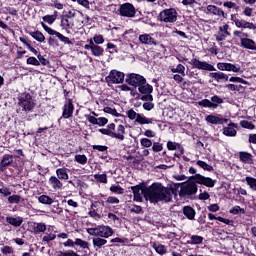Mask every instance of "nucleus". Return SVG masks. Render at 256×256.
I'll return each instance as SVG.
<instances>
[{
	"mask_svg": "<svg viewBox=\"0 0 256 256\" xmlns=\"http://www.w3.org/2000/svg\"><path fill=\"white\" fill-rule=\"evenodd\" d=\"M133 192V201H136L137 203H141L143 201V197L141 195H145V189H141V186H131L130 188Z\"/></svg>",
	"mask_w": 256,
	"mask_h": 256,
	"instance_id": "4468645a",
	"label": "nucleus"
},
{
	"mask_svg": "<svg viewBox=\"0 0 256 256\" xmlns=\"http://www.w3.org/2000/svg\"><path fill=\"white\" fill-rule=\"evenodd\" d=\"M93 41H94V43H96V45H103V43H105V39L103 38V35H101V34L95 35L93 37Z\"/></svg>",
	"mask_w": 256,
	"mask_h": 256,
	"instance_id": "3c124183",
	"label": "nucleus"
},
{
	"mask_svg": "<svg viewBox=\"0 0 256 256\" xmlns=\"http://www.w3.org/2000/svg\"><path fill=\"white\" fill-rule=\"evenodd\" d=\"M172 73H179L182 77H185V66L178 64L176 68H171Z\"/></svg>",
	"mask_w": 256,
	"mask_h": 256,
	"instance_id": "ea45409f",
	"label": "nucleus"
},
{
	"mask_svg": "<svg viewBox=\"0 0 256 256\" xmlns=\"http://www.w3.org/2000/svg\"><path fill=\"white\" fill-rule=\"evenodd\" d=\"M119 13L121 17L132 18L135 17V15L137 14V10L135 9V6H133V4L127 2L120 6Z\"/></svg>",
	"mask_w": 256,
	"mask_h": 256,
	"instance_id": "9b49d317",
	"label": "nucleus"
},
{
	"mask_svg": "<svg viewBox=\"0 0 256 256\" xmlns=\"http://www.w3.org/2000/svg\"><path fill=\"white\" fill-rule=\"evenodd\" d=\"M196 165H198V167H201V169H204V171H213V166L207 164L204 161L198 160L196 162Z\"/></svg>",
	"mask_w": 256,
	"mask_h": 256,
	"instance_id": "58836bf2",
	"label": "nucleus"
},
{
	"mask_svg": "<svg viewBox=\"0 0 256 256\" xmlns=\"http://www.w3.org/2000/svg\"><path fill=\"white\" fill-rule=\"evenodd\" d=\"M230 213L232 215H239V213H245V209H242L241 206H234L231 210Z\"/></svg>",
	"mask_w": 256,
	"mask_h": 256,
	"instance_id": "864d4df0",
	"label": "nucleus"
},
{
	"mask_svg": "<svg viewBox=\"0 0 256 256\" xmlns=\"http://www.w3.org/2000/svg\"><path fill=\"white\" fill-rule=\"evenodd\" d=\"M173 190L163 186L160 183H154L151 186L145 188L144 197L150 203H159L163 201L164 203H169L172 199Z\"/></svg>",
	"mask_w": 256,
	"mask_h": 256,
	"instance_id": "f257e3e1",
	"label": "nucleus"
},
{
	"mask_svg": "<svg viewBox=\"0 0 256 256\" xmlns=\"http://www.w3.org/2000/svg\"><path fill=\"white\" fill-rule=\"evenodd\" d=\"M92 244H93L94 249H96V251H97L98 249H101V247H103V245H107V240L105 238L95 236V238L92 239Z\"/></svg>",
	"mask_w": 256,
	"mask_h": 256,
	"instance_id": "5701e85b",
	"label": "nucleus"
},
{
	"mask_svg": "<svg viewBox=\"0 0 256 256\" xmlns=\"http://www.w3.org/2000/svg\"><path fill=\"white\" fill-rule=\"evenodd\" d=\"M110 191L112 193H116L117 195H123V193H125V190H123V188H121L119 185H112L110 187Z\"/></svg>",
	"mask_w": 256,
	"mask_h": 256,
	"instance_id": "a18cd8bd",
	"label": "nucleus"
},
{
	"mask_svg": "<svg viewBox=\"0 0 256 256\" xmlns=\"http://www.w3.org/2000/svg\"><path fill=\"white\" fill-rule=\"evenodd\" d=\"M234 23L236 25V27H238V29H251L252 31H256V26L255 24L251 23V22H247L243 19H235Z\"/></svg>",
	"mask_w": 256,
	"mask_h": 256,
	"instance_id": "2eb2a0df",
	"label": "nucleus"
},
{
	"mask_svg": "<svg viewBox=\"0 0 256 256\" xmlns=\"http://www.w3.org/2000/svg\"><path fill=\"white\" fill-rule=\"evenodd\" d=\"M6 221L9 223V225H13V227H21L23 224V218L22 217H6Z\"/></svg>",
	"mask_w": 256,
	"mask_h": 256,
	"instance_id": "bb28decb",
	"label": "nucleus"
},
{
	"mask_svg": "<svg viewBox=\"0 0 256 256\" xmlns=\"http://www.w3.org/2000/svg\"><path fill=\"white\" fill-rule=\"evenodd\" d=\"M74 245L81 247V249H89V242L82 240L81 238H76Z\"/></svg>",
	"mask_w": 256,
	"mask_h": 256,
	"instance_id": "4c0bfd02",
	"label": "nucleus"
},
{
	"mask_svg": "<svg viewBox=\"0 0 256 256\" xmlns=\"http://www.w3.org/2000/svg\"><path fill=\"white\" fill-rule=\"evenodd\" d=\"M21 201V196L12 195L8 198V203H19Z\"/></svg>",
	"mask_w": 256,
	"mask_h": 256,
	"instance_id": "680f3d73",
	"label": "nucleus"
},
{
	"mask_svg": "<svg viewBox=\"0 0 256 256\" xmlns=\"http://www.w3.org/2000/svg\"><path fill=\"white\" fill-rule=\"evenodd\" d=\"M56 238H57V235L51 232V228H48L47 232L44 233L42 241L43 243H51V241H55Z\"/></svg>",
	"mask_w": 256,
	"mask_h": 256,
	"instance_id": "cd10ccee",
	"label": "nucleus"
},
{
	"mask_svg": "<svg viewBox=\"0 0 256 256\" xmlns=\"http://www.w3.org/2000/svg\"><path fill=\"white\" fill-rule=\"evenodd\" d=\"M205 120L207 123H211V125H223V123H227V121H229L227 118L216 115H208Z\"/></svg>",
	"mask_w": 256,
	"mask_h": 256,
	"instance_id": "dca6fc26",
	"label": "nucleus"
},
{
	"mask_svg": "<svg viewBox=\"0 0 256 256\" xmlns=\"http://www.w3.org/2000/svg\"><path fill=\"white\" fill-rule=\"evenodd\" d=\"M140 144L142 145V147L149 148L151 147V145H153V142L149 138H142L140 140Z\"/></svg>",
	"mask_w": 256,
	"mask_h": 256,
	"instance_id": "6e6d98bb",
	"label": "nucleus"
},
{
	"mask_svg": "<svg viewBox=\"0 0 256 256\" xmlns=\"http://www.w3.org/2000/svg\"><path fill=\"white\" fill-rule=\"evenodd\" d=\"M58 256H80L75 251L70 250L68 252H60Z\"/></svg>",
	"mask_w": 256,
	"mask_h": 256,
	"instance_id": "774afa93",
	"label": "nucleus"
},
{
	"mask_svg": "<svg viewBox=\"0 0 256 256\" xmlns=\"http://www.w3.org/2000/svg\"><path fill=\"white\" fill-rule=\"evenodd\" d=\"M242 13L245 17H253V8L246 6Z\"/></svg>",
	"mask_w": 256,
	"mask_h": 256,
	"instance_id": "052dcab7",
	"label": "nucleus"
},
{
	"mask_svg": "<svg viewBox=\"0 0 256 256\" xmlns=\"http://www.w3.org/2000/svg\"><path fill=\"white\" fill-rule=\"evenodd\" d=\"M127 115L131 121H136L140 125H149L155 121L153 118H147L143 114L135 112L133 109L128 110Z\"/></svg>",
	"mask_w": 256,
	"mask_h": 256,
	"instance_id": "39448f33",
	"label": "nucleus"
},
{
	"mask_svg": "<svg viewBox=\"0 0 256 256\" xmlns=\"http://www.w3.org/2000/svg\"><path fill=\"white\" fill-rule=\"evenodd\" d=\"M13 164V155L5 154L0 162V171H5L9 165Z\"/></svg>",
	"mask_w": 256,
	"mask_h": 256,
	"instance_id": "6ab92c4d",
	"label": "nucleus"
},
{
	"mask_svg": "<svg viewBox=\"0 0 256 256\" xmlns=\"http://www.w3.org/2000/svg\"><path fill=\"white\" fill-rule=\"evenodd\" d=\"M152 151H154L155 153L163 151V144L159 142H154L152 146Z\"/></svg>",
	"mask_w": 256,
	"mask_h": 256,
	"instance_id": "603ef678",
	"label": "nucleus"
},
{
	"mask_svg": "<svg viewBox=\"0 0 256 256\" xmlns=\"http://www.w3.org/2000/svg\"><path fill=\"white\" fill-rule=\"evenodd\" d=\"M191 181H194L195 185H205V187H215L216 180H213L209 177H205L201 174H196L190 177Z\"/></svg>",
	"mask_w": 256,
	"mask_h": 256,
	"instance_id": "9d476101",
	"label": "nucleus"
},
{
	"mask_svg": "<svg viewBox=\"0 0 256 256\" xmlns=\"http://www.w3.org/2000/svg\"><path fill=\"white\" fill-rule=\"evenodd\" d=\"M73 100L69 99L68 102L64 105L62 117L64 119H69L73 115Z\"/></svg>",
	"mask_w": 256,
	"mask_h": 256,
	"instance_id": "f3484780",
	"label": "nucleus"
},
{
	"mask_svg": "<svg viewBox=\"0 0 256 256\" xmlns=\"http://www.w3.org/2000/svg\"><path fill=\"white\" fill-rule=\"evenodd\" d=\"M152 247L153 249H155L156 253H158L159 255H165V253H167V247H165V245L163 244L154 243Z\"/></svg>",
	"mask_w": 256,
	"mask_h": 256,
	"instance_id": "7c9ffc66",
	"label": "nucleus"
},
{
	"mask_svg": "<svg viewBox=\"0 0 256 256\" xmlns=\"http://www.w3.org/2000/svg\"><path fill=\"white\" fill-rule=\"evenodd\" d=\"M183 211V215H185V217H187V219H189L190 221H193V219H195V209H193V207L191 206H185L182 209Z\"/></svg>",
	"mask_w": 256,
	"mask_h": 256,
	"instance_id": "b1692460",
	"label": "nucleus"
},
{
	"mask_svg": "<svg viewBox=\"0 0 256 256\" xmlns=\"http://www.w3.org/2000/svg\"><path fill=\"white\" fill-rule=\"evenodd\" d=\"M190 65H193L195 69H201L202 71H215L214 65H211L206 61H200L197 58H193L190 61Z\"/></svg>",
	"mask_w": 256,
	"mask_h": 256,
	"instance_id": "ddd939ff",
	"label": "nucleus"
},
{
	"mask_svg": "<svg viewBox=\"0 0 256 256\" xmlns=\"http://www.w3.org/2000/svg\"><path fill=\"white\" fill-rule=\"evenodd\" d=\"M139 42L142 45H157V41L150 34H141L139 36Z\"/></svg>",
	"mask_w": 256,
	"mask_h": 256,
	"instance_id": "a211bd4d",
	"label": "nucleus"
},
{
	"mask_svg": "<svg viewBox=\"0 0 256 256\" xmlns=\"http://www.w3.org/2000/svg\"><path fill=\"white\" fill-rule=\"evenodd\" d=\"M1 251L4 255H11V253H13V248L11 246H4Z\"/></svg>",
	"mask_w": 256,
	"mask_h": 256,
	"instance_id": "338daca9",
	"label": "nucleus"
},
{
	"mask_svg": "<svg viewBox=\"0 0 256 256\" xmlns=\"http://www.w3.org/2000/svg\"><path fill=\"white\" fill-rule=\"evenodd\" d=\"M56 175L58 179L62 181H67L69 179V174L67 173V168H58L56 170Z\"/></svg>",
	"mask_w": 256,
	"mask_h": 256,
	"instance_id": "c756f323",
	"label": "nucleus"
},
{
	"mask_svg": "<svg viewBox=\"0 0 256 256\" xmlns=\"http://www.w3.org/2000/svg\"><path fill=\"white\" fill-rule=\"evenodd\" d=\"M18 104L23 108L24 111H31L35 105L33 98L27 93H23L19 96Z\"/></svg>",
	"mask_w": 256,
	"mask_h": 256,
	"instance_id": "1a4fd4ad",
	"label": "nucleus"
},
{
	"mask_svg": "<svg viewBox=\"0 0 256 256\" xmlns=\"http://www.w3.org/2000/svg\"><path fill=\"white\" fill-rule=\"evenodd\" d=\"M49 184L53 187V189H63V183L56 176H51L49 178Z\"/></svg>",
	"mask_w": 256,
	"mask_h": 256,
	"instance_id": "c85d7f7f",
	"label": "nucleus"
},
{
	"mask_svg": "<svg viewBox=\"0 0 256 256\" xmlns=\"http://www.w3.org/2000/svg\"><path fill=\"white\" fill-rule=\"evenodd\" d=\"M30 35L35 39V41H38V43H45V35H43L41 31H34L30 33Z\"/></svg>",
	"mask_w": 256,
	"mask_h": 256,
	"instance_id": "473e14b6",
	"label": "nucleus"
},
{
	"mask_svg": "<svg viewBox=\"0 0 256 256\" xmlns=\"http://www.w3.org/2000/svg\"><path fill=\"white\" fill-rule=\"evenodd\" d=\"M241 127H243L244 129H255V125H253V123L247 121V120H242L240 122Z\"/></svg>",
	"mask_w": 256,
	"mask_h": 256,
	"instance_id": "09e8293b",
	"label": "nucleus"
},
{
	"mask_svg": "<svg viewBox=\"0 0 256 256\" xmlns=\"http://www.w3.org/2000/svg\"><path fill=\"white\" fill-rule=\"evenodd\" d=\"M229 81L231 83H242V85H247V81H245L243 78L241 77H231L229 79Z\"/></svg>",
	"mask_w": 256,
	"mask_h": 256,
	"instance_id": "13d9d810",
	"label": "nucleus"
},
{
	"mask_svg": "<svg viewBox=\"0 0 256 256\" xmlns=\"http://www.w3.org/2000/svg\"><path fill=\"white\" fill-rule=\"evenodd\" d=\"M41 25H42L44 31H46V33H48V35H55L57 37V35L59 34V32L53 30V28L47 26V24H45L44 22H41Z\"/></svg>",
	"mask_w": 256,
	"mask_h": 256,
	"instance_id": "c03bdc74",
	"label": "nucleus"
},
{
	"mask_svg": "<svg viewBox=\"0 0 256 256\" xmlns=\"http://www.w3.org/2000/svg\"><path fill=\"white\" fill-rule=\"evenodd\" d=\"M74 161H76V163H79L80 165H86L87 164V156L78 154L75 156Z\"/></svg>",
	"mask_w": 256,
	"mask_h": 256,
	"instance_id": "37998d69",
	"label": "nucleus"
},
{
	"mask_svg": "<svg viewBox=\"0 0 256 256\" xmlns=\"http://www.w3.org/2000/svg\"><path fill=\"white\" fill-rule=\"evenodd\" d=\"M109 123V120L105 117L97 118L96 125H99L100 127H103V125H107Z\"/></svg>",
	"mask_w": 256,
	"mask_h": 256,
	"instance_id": "e2e57ef3",
	"label": "nucleus"
},
{
	"mask_svg": "<svg viewBox=\"0 0 256 256\" xmlns=\"http://www.w3.org/2000/svg\"><path fill=\"white\" fill-rule=\"evenodd\" d=\"M138 91L143 95L141 101H153V95H151L153 93V86L148 84L146 79L139 85Z\"/></svg>",
	"mask_w": 256,
	"mask_h": 256,
	"instance_id": "0eeeda50",
	"label": "nucleus"
},
{
	"mask_svg": "<svg viewBox=\"0 0 256 256\" xmlns=\"http://www.w3.org/2000/svg\"><path fill=\"white\" fill-rule=\"evenodd\" d=\"M126 83L132 87H139L141 84L145 83V77L135 73L128 74Z\"/></svg>",
	"mask_w": 256,
	"mask_h": 256,
	"instance_id": "f8f14e48",
	"label": "nucleus"
},
{
	"mask_svg": "<svg viewBox=\"0 0 256 256\" xmlns=\"http://www.w3.org/2000/svg\"><path fill=\"white\" fill-rule=\"evenodd\" d=\"M207 11L208 13H212V15H217L218 17H225V12L217 6L208 5Z\"/></svg>",
	"mask_w": 256,
	"mask_h": 256,
	"instance_id": "393cba45",
	"label": "nucleus"
},
{
	"mask_svg": "<svg viewBox=\"0 0 256 256\" xmlns=\"http://www.w3.org/2000/svg\"><path fill=\"white\" fill-rule=\"evenodd\" d=\"M107 203H110V204H112V205H117V204H119V198H117V197H114V196H109L108 198H107V201H106Z\"/></svg>",
	"mask_w": 256,
	"mask_h": 256,
	"instance_id": "69168bd1",
	"label": "nucleus"
},
{
	"mask_svg": "<svg viewBox=\"0 0 256 256\" xmlns=\"http://www.w3.org/2000/svg\"><path fill=\"white\" fill-rule=\"evenodd\" d=\"M34 233H45L47 231V225L45 223H35L34 224Z\"/></svg>",
	"mask_w": 256,
	"mask_h": 256,
	"instance_id": "c9c22d12",
	"label": "nucleus"
},
{
	"mask_svg": "<svg viewBox=\"0 0 256 256\" xmlns=\"http://www.w3.org/2000/svg\"><path fill=\"white\" fill-rule=\"evenodd\" d=\"M188 243L190 245H201V243H203V236L192 235L190 240H188Z\"/></svg>",
	"mask_w": 256,
	"mask_h": 256,
	"instance_id": "f704fd0d",
	"label": "nucleus"
},
{
	"mask_svg": "<svg viewBox=\"0 0 256 256\" xmlns=\"http://www.w3.org/2000/svg\"><path fill=\"white\" fill-rule=\"evenodd\" d=\"M226 71H233V73H241V67L235 64L226 63Z\"/></svg>",
	"mask_w": 256,
	"mask_h": 256,
	"instance_id": "a19ab883",
	"label": "nucleus"
},
{
	"mask_svg": "<svg viewBox=\"0 0 256 256\" xmlns=\"http://www.w3.org/2000/svg\"><path fill=\"white\" fill-rule=\"evenodd\" d=\"M245 180L250 189H252V191H256V179L248 176Z\"/></svg>",
	"mask_w": 256,
	"mask_h": 256,
	"instance_id": "79ce46f5",
	"label": "nucleus"
},
{
	"mask_svg": "<svg viewBox=\"0 0 256 256\" xmlns=\"http://www.w3.org/2000/svg\"><path fill=\"white\" fill-rule=\"evenodd\" d=\"M56 37H58V39H60V41L62 43H65L66 45H71V43H72L71 40H69L68 37L63 36V34H61L59 32H58V35H56Z\"/></svg>",
	"mask_w": 256,
	"mask_h": 256,
	"instance_id": "4d7b16f0",
	"label": "nucleus"
},
{
	"mask_svg": "<svg viewBox=\"0 0 256 256\" xmlns=\"http://www.w3.org/2000/svg\"><path fill=\"white\" fill-rule=\"evenodd\" d=\"M88 235L92 237H101L102 239H109V237H113V228L105 225H98L94 228H88Z\"/></svg>",
	"mask_w": 256,
	"mask_h": 256,
	"instance_id": "f03ea898",
	"label": "nucleus"
},
{
	"mask_svg": "<svg viewBox=\"0 0 256 256\" xmlns=\"http://www.w3.org/2000/svg\"><path fill=\"white\" fill-rule=\"evenodd\" d=\"M104 113H108L109 115H114V117H119L120 115L115 108H111V107H105Z\"/></svg>",
	"mask_w": 256,
	"mask_h": 256,
	"instance_id": "8fccbe9b",
	"label": "nucleus"
},
{
	"mask_svg": "<svg viewBox=\"0 0 256 256\" xmlns=\"http://www.w3.org/2000/svg\"><path fill=\"white\" fill-rule=\"evenodd\" d=\"M209 77H211L212 79H215V81H217V83H219L220 81H229V76L223 72H212L209 74Z\"/></svg>",
	"mask_w": 256,
	"mask_h": 256,
	"instance_id": "4be33fe9",
	"label": "nucleus"
},
{
	"mask_svg": "<svg viewBox=\"0 0 256 256\" xmlns=\"http://www.w3.org/2000/svg\"><path fill=\"white\" fill-rule=\"evenodd\" d=\"M116 136H114V139H119L120 141H123L125 139V126L119 125L117 127V133H115Z\"/></svg>",
	"mask_w": 256,
	"mask_h": 256,
	"instance_id": "2f4dec72",
	"label": "nucleus"
},
{
	"mask_svg": "<svg viewBox=\"0 0 256 256\" xmlns=\"http://www.w3.org/2000/svg\"><path fill=\"white\" fill-rule=\"evenodd\" d=\"M105 81L108 85H119L125 81V74L121 71L111 70L109 75L105 77Z\"/></svg>",
	"mask_w": 256,
	"mask_h": 256,
	"instance_id": "423d86ee",
	"label": "nucleus"
},
{
	"mask_svg": "<svg viewBox=\"0 0 256 256\" xmlns=\"http://www.w3.org/2000/svg\"><path fill=\"white\" fill-rule=\"evenodd\" d=\"M94 179L99 183H107V174H95Z\"/></svg>",
	"mask_w": 256,
	"mask_h": 256,
	"instance_id": "de8ad7c7",
	"label": "nucleus"
},
{
	"mask_svg": "<svg viewBox=\"0 0 256 256\" xmlns=\"http://www.w3.org/2000/svg\"><path fill=\"white\" fill-rule=\"evenodd\" d=\"M91 53L92 55H94V57H101V55H103L104 53V50L101 46L94 43L92 46Z\"/></svg>",
	"mask_w": 256,
	"mask_h": 256,
	"instance_id": "72a5a7b5",
	"label": "nucleus"
},
{
	"mask_svg": "<svg viewBox=\"0 0 256 256\" xmlns=\"http://www.w3.org/2000/svg\"><path fill=\"white\" fill-rule=\"evenodd\" d=\"M39 203H42V205H52L53 199L47 195H41L38 198Z\"/></svg>",
	"mask_w": 256,
	"mask_h": 256,
	"instance_id": "e433bc0d",
	"label": "nucleus"
},
{
	"mask_svg": "<svg viewBox=\"0 0 256 256\" xmlns=\"http://www.w3.org/2000/svg\"><path fill=\"white\" fill-rule=\"evenodd\" d=\"M56 19L57 15H46L43 17V21H45V23H48L49 25H53Z\"/></svg>",
	"mask_w": 256,
	"mask_h": 256,
	"instance_id": "49530a36",
	"label": "nucleus"
},
{
	"mask_svg": "<svg viewBox=\"0 0 256 256\" xmlns=\"http://www.w3.org/2000/svg\"><path fill=\"white\" fill-rule=\"evenodd\" d=\"M100 133H102V135H108L109 137H117V135L115 134V132L111 131L110 129H100L99 130Z\"/></svg>",
	"mask_w": 256,
	"mask_h": 256,
	"instance_id": "bf43d9fd",
	"label": "nucleus"
},
{
	"mask_svg": "<svg viewBox=\"0 0 256 256\" xmlns=\"http://www.w3.org/2000/svg\"><path fill=\"white\" fill-rule=\"evenodd\" d=\"M197 191H198V188L195 182H192V181L184 182L180 186L179 196L191 197V195H196Z\"/></svg>",
	"mask_w": 256,
	"mask_h": 256,
	"instance_id": "7ed1b4c3",
	"label": "nucleus"
},
{
	"mask_svg": "<svg viewBox=\"0 0 256 256\" xmlns=\"http://www.w3.org/2000/svg\"><path fill=\"white\" fill-rule=\"evenodd\" d=\"M158 19L163 23H175L177 21V10L175 8L162 10L158 15Z\"/></svg>",
	"mask_w": 256,
	"mask_h": 256,
	"instance_id": "20e7f679",
	"label": "nucleus"
},
{
	"mask_svg": "<svg viewBox=\"0 0 256 256\" xmlns=\"http://www.w3.org/2000/svg\"><path fill=\"white\" fill-rule=\"evenodd\" d=\"M222 103H223V98L217 95H214L211 97V100L203 99L199 101L198 105H200V107H208V109H217V107H219V105H221Z\"/></svg>",
	"mask_w": 256,
	"mask_h": 256,
	"instance_id": "6e6552de",
	"label": "nucleus"
},
{
	"mask_svg": "<svg viewBox=\"0 0 256 256\" xmlns=\"http://www.w3.org/2000/svg\"><path fill=\"white\" fill-rule=\"evenodd\" d=\"M26 63H27V65H34L36 67H39V65H40L39 60H37V58H35V57H29L26 60Z\"/></svg>",
	"mask_w": 256,
	"mask_h": 256,
	"instance_id": "5fc2aeb1",
	"label": "nucleus"
},
{
	"mask_svg": "<svg viewBox=\"0 0 256 256\" xmlns=\"http://www.w3.org/2000/svg\"><path fill=\"white\" fill-rule=\"evenodd\" d=\"M223 135H225L226 137H235L237 135V130H235V124L230 123L227 127H224Z\"/></svg>",
	"mask_w": 256,
	"mask_h": 256,
	"instance_id": "412c9836",
	"label": "nucleus"
},
{
	"mask_svg": "<svg viewBox=\"0 0 256 256\" xmlns=\"http://www.w3.org/2000/svg\"><path fill=\"white\" fill-rule=\"evenodd\" d=\"M153 101H146L143 104V109H145V111H151V109H153V107H155V104L152 103Z\"/></svg>",
	"mask_w": 256,
	"mask_h": 256,
	"instance_id": "0e129e2a",
	"label": "nucleus"
},
{
	"mask_svg": "<svg viewBox=\"0 0 256 256\" xmlns=\"http://www.w3.org/2000/svg\"><path fill=\"white\" fill-rule=\"evenodd\" d=\"M241 47L244 49H250V51H256V43L251 38H246L240 42Z\"/></svg>",
	"mask_w": 256,
	"mask_h": 256,
	"instance_id": "aec40b11",
	"label": "nucleus"
},
{
	"mask_svg": "<svg viewBox=\"0 0 256 256\" xmlns=\"http://www.w3.org/2000/svg\"><path fill=\"white\" fill-rule=\"evenodd\" d=\"M240 161L242 163H247L248 165H252L253 163V155L249 152H240L239 153Z\"/></svg>",
	"mask_w": 256,
	"mask_h": 256,
	"instance_id": "a878e982",
	"label": "nucleus"
}]
</instances>
